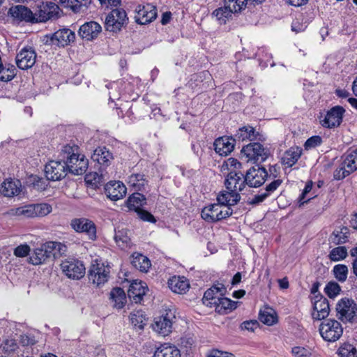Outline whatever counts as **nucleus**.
<instances>
[{
	"mask_svg": "<svg viewBox=\"0 0 357 357\" xmlns=\"http://www.w3.org/2000/svg\"><path fill=\"white\" fill-rule=\"evenodd\" d=\"M59 157L66 164L68 172L73 174L82 175L88 168V159L84 155L79 153V148L75 144L63 146Z\"/></svg>",
	"mask_w": 357,
	"mask_h": 357,
	"instance_id": "f257e3e1",
	"label": "nucleus"
},
{
	"mask_svg": "<svg viewBox=\"0 0 357 357\" xmlns=\"http://www.w3.org/2000/svg\"><path fill=\"white\" fill-rule=\"evenodd\" d=\"M66 246L61 243L50 241L33 250L29 257V262L33 265L45 264L66 252Z\"/></svg>",
	"mask_w": 357,
	"mask_h": 357,
	"instance_id": "f03ea898",
	"label": "nucleus"
},
{
	"mask_svg": "<svg viewBox=\"0 0 357 357\" xmlns=\"http://www.w3.org/2000/svg\"><path fill=\"white\" fill-rule=\"evenodd\" d=\"M248 0H224V5L215 9L212 15L220 24H225L233 13L245 9Z\"/></svg>",
	"mask_w": 357,
	"mask_h": 357,
	"instance_id": "7ed1b4c3",
	"label": "nucleus"
},
{
	"mask_svg": "<svg viewBox=\"0 0 357 357\" xmlns=\"http://www.w3.org/2000/svg\"><path fill=\"white\" fill-rule=\"evenodd\" d=\"M319 331L324 340L331 342L338 340L343 334L342 324L334 319H328L322 321Z\"/></svg>",
	"mask_w": 357,
	"mask_h": 357,
	"instance_id": "20e7f679",
	"label": "nucleus"
},
{
	"mask_svg": "<svg viewBox=\"0 0 357 357\" xmlns=\"http://www.w3.org/2000/svg\"><path fill=\"white\" fill-rule=\"evenodd\" d=\"M232 213L231 207L222 206L218 202L204 207L201 216L206 222H215L229 217Z\"/></svg>",
	"mask_w": 357,
	"mask_h": 357,
	"instance_id": "39448f33",
	"label": "nucleus"
},
{
	"mask_svg": "<svg viewBox=\"0 0 357 357\" xmlns=\"http://www.w3.org/2000/svg\"><path fill=\"white\" fill-rule=\"evenodd\" d=\"M336 317L344 323L354 322L357 312V305L354 300L344 297L336 304Z\"/></svg>",
	"mask_w": 357,
	"mask_h": 357,
	"instance_id": "423d86ee",
	"label": "nucleus"
},
{
	"mask_svg": "<svg viewBox=\"0 0 357 357\" xmlns=\"http://www.w3.org/2000/svg\"><path fill=\"white\" fill-rule=\"evenodd\" d=\"M241 154L245 157L247 161L262 162L268 158L270 151L260 143L253 142L244 146Z\"/></svg>",
	"mask_w": 357,
	"mask_h": 357,
	"instance_id": "0eeeda50",
	"label": "nucleus"
},
{
	"mask_svg": "<svg viewBox=\"0 0 357 357\" xmlns=\"http://www.w3.org/2000/svg\"><path fill=\"white\" fill-rule=\"evenodd\" d=\"M145 204L146 198L144 195L138 192L133 193L127 200V206L129 210L135 211L141 220L155 222L156 220L154 216L147 211L142 209Z\"/></svg>",
	"mask_w": 357,
	"mask_h": 357,
	"instance_id": "6e6552de",
	"label": "nucleus"
},
{
	"mask_svg": "<svg viewBox=\"0 0 357 357\" xmlns=\"http://www.w3.org/2000/svg\"><path fill=\"white\" fill-rule=\"evenodd\" d=\"M128 18L126 11L122 8L113 9L105 19V26L107 31L116 33L123 26L127 25Z\"/></svg>",
	"mask_w": 357,
	"mask_h": 357,
	"instance_id": "1a4fd4ad",
	"label": "nucleus"
},
{
	"mask_svg": "<svg viewBox=\"0 0 357 357\" xmlns=\"http://www.w3.org/2000/svg\"><path fill=\"white\" fill-rule=\"evenodd\" d=\"M109 268L100 261L93 260L89 271V280L98 287L105 284L109 278Z\"/></svg>",
	"mask_w": 357,
	"mask_h": 357,
	"instance_id": "9d476101",
	"label": "nucleus"
},
{
	"mask_svg": "<svg viewBox=\"0 0 357 357\" xmlns=\"http://www.w3.org/2000/svg\"><path fill=\"white\" fill-rule=\"evenodd\" d=\"M61 268L68 278L73 280H79L84 277L86 269L82 261L74 258H68L63 261Z\"/></svg>",
	"mask_w": 357,
	"mask_h": 357,
	"instance_id": "9b49d317",
	"label": "nucleus"
},
{
	"mask_svg": "<svg viewBox=\"0 0 357 357\" xmlns=\"http://www.w3.org/2000/svg\"><path fill=\"white\" fill-rule=\"evenodd\" d=\"M66 164L62 160H52L45 165V172L48 180L59 181L64 178L68 173Z\"/></svg>",
	"mask_w": 357,
	"mask_h": 357,
	"instance_id": "f8f14e48",
	"label": "nucleus"
},
{
	"mask_svg": "<svg viewBox=\"0 0 357 357\" xmlns=\"http://www.w3.org/2000/svg\"><path fill=\"white\" fill-rule=\"evenodd\" d=\"M245 178L248 186L257 188L264 184L268 178V172L264 167L256 165L247 171Z\"/></svg>",
	"mask_w": 357,
	"mask_h": 357,
	"instance_id": "ddd939ff",
	"label": "nucleus"
},
{
	"mask_svg": "<svg viewBox=\"0 0 357 357\" xmlns=\"http://www.w3.org/2000/svg\"><path fill=\"white\" fill-rule=\"evenodd\" d=\"M70 226L76 232L86 234L91 241H95L97 238L96 225L89 219L84 218L73 219Z\"/></svg>",
	"mask_w": 357,
	"mask_h": 357,
	"instance_id": "4468645a",
	"label": "nucleus"
},
{
	"mask_svg": "<svg viewBox=\"0 0 357 357\" xmlns=\"http://www.w3.org/2000/svg\"><path fill=\"white\" fill-rule=\"evenodd\" d=\"M313 303V312L312 317L314 319L321 320L326 319L330 312V305L326 298L318 294L312 298Z\"/></svg>",
	"mask_w": 357,
	"mask_h": 357,
	"instance_id": "2eb2a0df",
	"label": "nucleus"
},
{
	"mask_svg": "<svg viewBox=\"0 0 357 357\" xmlns=\"http://www.w3.org/2000/svg\"><path fill=\"white\" fill-rule=\"evenodd\" d=\"M59 6L52 2L43 3L38 6V10L34 15L33 23L45 22L49 20L57 17L59 14Z\"/></svg>",
	"mask_w": 357,
	"mask_h": 357,
	"instance_id": "dca6fc26",
	"label": "nucleus"
},
{
	"mask_svg": "<svg viewBox=\"0 0 357 357\" xmlns=\"http://www.w3.org/2000/svg\"><path fill=\"white\" fill-rule=\"evenodd\" d=\"M345 109L341 106H335L328 110L321 121L322 126L327 128L338 127L343 119Z\"/></svg>",
	"mask_w": 357,
	"mask_h": 357,
	"instance_id": "f3484780",
	"label": "nucleus"
},
{
	"mask_svg": "<svg viewBox=\"0 0 357 357\" xmlns=\"http://www.w3.org/2000/svg\"><path fill=\"white\" fill-rule=\"evenodd\" d=\"M225 185L227 190L239 193L247 185L245 175L240 171H231L227 176Z\"/></svg>",
	"mask_w": 357,
	"mask_h": 357,
	"instance_id": "a211bd4d",
	"label": "nucleus"
},
{
	"mask_svg": "<svg viewBox=\"0 0 357 357\" xmlns=\"http://www.w3.org/2000/svg\"><path fill=\"white\" fill-rule=\"evenodd\" d=\"M135 21L140 24H146L153 21L157 17L156 7L152 4L139 5L136 8Z\"/></svg>",
	"mask_w": 357,
	"mask_h": 357,
	"instance_id": "6ab92c4d",
	"label": "nucleus"
},
{
	"mask_svg": "<svg viewBox=\"0 0 357 357\" xmlns=\"http://www.w3.org/2000/svg\"><path fill=\"white\" fill-rule=\"evenodd\" d=\"M174 317L171 312L165 315L155 318L152 325L153 331L162 336L168 335L172 332V318Z\"/></svg>",
	"mask_w": 357,
	"mask_h": 357,
	"instance_id": "aec40b11",
	"label": "nucleus"
},
{
	"mask_svg": "<svg viewBox=\"0 0 357 357\" xmlns=\"http://www.w3.org/2000/svg\"><path fill=\"white\" fill-rule=\"evenodd\" d=\"M36 53L31 48L24 47L20 50L16 56V64L22 70L31 68L36 63Z\"/></svg>",
	"mask_w": 357,
	"mask_h": 357,
	"instance_id": "412c9836",
	"label": "nucleus"
},
{
	"mask_svg": "<svg viewBox=\"0 0 357 357\" xmlns=\"http://www.w3.org/2000/svg\"><path fill=\"white\" fill-rule=\"evenodd\" d=\"M91 159L100 165V168L105 171V168L111 165L114 157L108 149L102 146L98 147L94 150Z\"/></svg>",
	"mask_w": 357,
	"mask_h": 357,
	"instance_id": "4be33fe9",
	"label": "nucleus"
},
{
	"mask_svg": "<svg viewBox=\"0 0 357 357\" xmlns=\"http://www.w3.org/2000/svg\"><path fill=\"white\" fill-rule=\"evenodd\" d=\"M236 139L232 137L223 136L216 139L214 142V149L220 155H228L235 146Z\"/></svg>",
	"mask_w": 357,
	"mask_h": 357,
	"instance_id": "5701e85b",
	"label": "nucleus"
},
{
	"mask_svg": "<svg viewBox=\"0 0 357 357\" xmlns=\"http://www.w3.org/2000/svg\"><path fill=\"white\" fill-rule=\"evenodd\" d=\"M75 38V34L73 31L69 29H63L52 35L50 42L52 45L64 47L74 41Z\"/></svg>",
	"mask_w": 357,
	"mask_h": 357,
	"instance_id": "b1692460",
	"label": "nucleus"
},
{
	"mask_svg": "<svg viewBox=\"0 0 357 357\" xmlns=\"http://www.w3.org/2000/svg\"><path fill=\"white\" fill-rule=\"evenodd\" d=\"M101 31L102 27L98 23L91 21L82 25L78 33L82 38L89 41L97 38Z\"/></svg>",
	"mask_w": 357,
	"mask_h": 357,
	"instance_id": "393cba45",
	"label": "nucleus"
},
{
	"mask_svg": "<svg viewBox=\"0 0 357 357\" xmlns=\"http://www.w3.org/2000/svg\"><path fill=\"white\" fill-rule=\"evenodd\" d=\"M105 193L111 200L122 199L126 194V188L121 181H110L105 185Z\"/></svg>",
	"mask_w": 357,
	"mask_h": 357,
	"instance_id": "a878e982",
	"label": "nucleus"
},
{
	"mask_svg": "<svg viewBox=\"0 0 357 357\" xmlns=\"http://www.w3.org/2000/svg\"><path fill=\"white\" fill-rule=\"evenodd\" d=\"M225 291V289L222 284H220V287L213 286L205 291L202 298L203 303L207 307H213L217 305V302Z\"/></svg>",
	"mask_w": 357,
	"mask_h": 357,
	"instance_id": "bb28decb",
	"label": "nucleus"
},
{
	"mask_svg": "<svg viewBox=\"0 0 357 357\" xmlns=\"http://www.w3.org/2000/svg\"><path fill=\"white\" fill-rule=\"evenodd\" d=\"M148 288L146 283L142 281H134L130 285L128 294L129 298L135 303H139L146 294Z\"/></svg>",
	"mask_w": 357,
	"mask_h": 357,
	"instance_id": "cd10ccee",
	"label": "nucleus"
},
{
	"mask_svg": "<svg viewBox=\"0 0 357 357\" xmlns=\"http://www.w3.org/2000/svg\"><path fill=\"white\" fill-rule=\"evenodd\" d=\"M9 13L13 17L20 21L33 23V13L29 8L24 6L19 5L12 7L10 8Z\"/></svg>",
	"mask_w": 357,
	"mask_h": 357,
	"instance_id": "c85d7f7f",
	"label": "nucleus"
},
{
	"mask_svg": "<svg viewBox=\"0 0 357 357\" xmlns=\"http://www.w3.org/2000/svg\"><path fill=\"white\" fill-rule=\"evenodd\" d=\"M108 178L107 172L99 168V172H91L86 175L85 181L93 188H98Z\"/></svg>",
	"mask_w": 357,
	"mask_h": 357,
	"instance_id": "c756f323",
	"label": "nucleus"
},
{
	"mask_svg": "<svg viewBox=\"0 0 357 357\" xmlns=\"http://www.w3.org/2000/svg\"><path fill=\"white\" fill-rule=\"evenodd\" d=\"M240 199L241 195L238 192L228 190L221 192L217 197L218 202L227 207L236 204Z\"/></svg>",
	"mask_w": 357,
	"mask_h": 357,
	"instance_id": "7c9ffc66",
	"label": "nucleus"
},
{
	"mask_svg": "<svg viewBox=\"0 0 357 357\" xmlns=\"http://www.w3.org/2000/svg\"><path fill=\"white\" fill-rule=\"evenodd\" d=\"M168 287L174 293L184 294L188 289L190 285L185 278L173 276L168 280Z\"/></svg>",
	"mask_w": 357,
	"mask_h": 357,
	"instance_id": "2f4dec72",
	"label": "nucleus"
},
{
	"mask_svg": "<svg viewBox=\"0 0 357 357\" xmlns=\"http://www.w3.org/2000/svg\"><path fill=\"white\" fill-rule=\"evenodd\" d=\"M259 136V132H256L255 128L250 126H245L240 128L235 135L236 138L241 142L259 139L260 137H258Z\"/></svg>",
	"mask_w": 357,
	"mask_h": 357,
	"instance_id": "473e14b6",
	"label": "nucleus"
},
{
	"mask_svg": "<svg viewBox=\"0 0 357 357\" xmlns=\"http://www.w3.org/2000/svg\"><path fill=\"white\" fill-rule=\"evenodd\" d=\"M153 357H181V354L175 346L165 343L157 348Z\"/></svg>",
	"mask_w": 357,
	"mask_h": 357,
	"instance_id": "72a5a7b5",
	"label": "nucleus"
},
{
	"mask_svg": "<svg viewBox=\"0 0 357 357\" xmlns=\"http://www.w3.org/2000/svg\"><path fill=\"white\" fill-rule=\"evenodd\" d=\"M302 150L298 147H291L285 151L282 158V163L287 167H292L300 158Z\"/></svg>",
	"mask_w": 357,
	"mask_h": 357,
	"instance_id": "f704fd0d",
	"label": "nucleus"
},
{
	"mask_svg": "<svg viewBox=\"0 0 357 357\" xmlns=\"http://www.w3.org/2000/svg\"><path fill=\"white\" fill-rule=\"evenodd\" d=\"M21 183L19 180H6L2 184V192L6 197L17 195L20 192Z\"/></svg>",
	"mask_w": 357,
	"mask_h": 357,
	"instance_id": "c9c22d12",
	"label": "nucleus"
},
{
	"mask_svg": "<svg viewBox=\"0 0 357 357\" xmlns=\"http://www.w3.org/2000/svg\"><path fill=\"white\" fill-rule=\"evenodd\" d=\"M131 264L136 269L145 273L151 266L149 258L141 254L133 255Z\"/></svg>",
	"mask_w": 357,
	"mask_h": 357,
	"instance_id": "e433bc0d",
	"label": "nucleus"
},
{
	"mask_svg": "<svg viewBox=\"0 0 357 357\" xmlns=\"http://www.w3.org/2000/svg\"><path fill=\"white\" fill-rule=\"evenodd\" d=\"M110 300L114 303V307L121 309L126 304V296L123 289L114 288L110 292Z\"/></svg>",
	"mask_w": 357,
	"mask_h": 357,
	"instance_id": "4c0bfd02",
	"label": "nucleus"
},
{
	"mask_svg": "<svg viewBox=\"0 0 357 357\" xmlns=\"http://www.w3.org/2000/svg\"><path fill=\"white\" fill-rule=\"evenodd\" d=\"M61 2L75 13H84L91 4V0H61Z\"/></svg>",
	"mask_w": 357,
	"mask_h": 357,
	"instance_id": "58836bf2",
	"label": "nucleus"
},
{
	"mask_svg": "<svg viewBox=\"0 0 357 357\" xmlns=\"http://www.w3.org/2000/svg\"><path fill=\"white\" fill-rule=\"evenodd\" d=\"M128 183L135 190L141 191L144 189L148 181L144 174H133L128 177Z\"/></svg>",
	"mask_w": 357,
	"mask_h": 357,
	"instance_id": "ea45409f",
	"label": "nucleus"
},
{
	"mask_svg": "<svg viewBox=\"0 0 357 357\" xmlns=\"http://www.w3.org/2000/svg\"><path fill=\"white\" fill-rule=\"evenodd\" d=\"M237 302L233 301L225 297H220L217 305L214 306L215 311L220 314L227 313V310H232L237 307Z\"/></svg>",
	"mask_w": 357,
	"mask_h": 357,
	"instance_id": "a19ab883",
	"label": "nucleus"
},
{
	"mask_svg": "<svg viewBox=\"0 0 357 357\" xmlns=\"http://www.w3.org/2000/svg\"><path fill=\"white\" fill-rule=\"evenodd\" d=\"M349 229L342 227L333 231L330 236V240L335 245L345 243L348 241Z\"/></svg>",
	"mask_w": 357,
	"mask_h": 357,
	"instance_id": "79ce46f5",
	"label": "nucleus"
},
{
	"mask_svg": "<svg viewBox=\"0 0 357 357\" xmlns=\"http://www.w3.org/2000/svg\"><path fill=\"white\" fill-rule=\"evenodd\" d=\"M342 164L347 170H349L350 173L356 171L357 169V149L347 153Z\"/></svg>",
	"mask_w": 357,
	"mask_h": 357,
	"instance_id": "37998d69",
	"label": "nucleus"
},
{
	"mask_svg": "<svg viewBox=\"0 0 357 357\" xmlns=\"http://www.w3.org/2000/svg\"><path fill=\"white\" fill-rule=\"evenodd\" d=\"M259 319L263 324L268 326H272L277 322V316L271 308L260 310L259 314Z\"/></svg>",
	"mask_w": 357,
	"mask_h": 357,
	"instance_id": "c03bdc74",
	"label": "nucleus"
},
{
	"mask_svg": "<svg viewBox=\"0 0 357 357\" xmlns=\"http://www.w3.org/2000/svg\"><path fill=\"white\" fill-rule=\"evenodd\" d=\"M15 68L13 65L3 64L0 67V80L3 82H8L15 76Z\"/></svg>",
	"mask_w": 357,
	"mask_h": 357,
	"instance_id": "a18cd8bd",
	"label": "nucleus"
},
{
	"mask_svg": "<svg viewBox=\"0 0 357 357\" xmlns=\"http://www.w3.org/2000/svg\"><path fill=\"white\" fill-rule=\"evenodd\" d=\"M33 210L34 218L43 217L50 213L52 211V206L48 204L41 203L33 204Z\"/></svg>",
	"mask_w": 357,
	"mask_h": 357,
	"instance_id": "49530a36",
	"label": "nucleus"
},
{
	"mask_svg": "<svg viewBox=\"0 0 357 357\" xmlns=\"http://www.w3.org/2000/svg\"><path fill=\"white\" fill-rule=\"evenodd\" d=\"M130 321L132 324L139 329H142L146 324L145 315L143 312L139 310L130 314Z\"/></svg>",
	"mask_w": 357,
	"mask_h": 357,
	"instance_id": "de8ad7c7",
	"label": "nucleus"
},
{
	"mask_svg": "<svg viewBox=\"0 0 357 357\" xmlns=\"http://www.w3.org/2000/svg\"><path fill=\"white\" fill-rule=\"evenodd\" d=\"M335 278L340 282L347 280L348 275V268L344 264H337L333 267V270Z\"/></svg>",
	"mask_w": 357,
	"mask_h": 357,
	"instance_id": "09e8293b",
	"label": "nucleus"
},
{
	"mask_svg": "<svg viewBox=\"0 0 357 357\" xmlns=\"http://www.w3.org/2000/svg\"><path fill=\"white\" fill-rule=\"evenodd\" d=\"M347 256V250L345 247L339 246L333 248L329 254V258L331 261H337L344 259Z\"/></svg>",
	"mask_w": 357,
	"mask_h": 357,
	"instance_id": "8fccbe9b",
	"label": "nucleus"
},
{
	"mask_svg": "<svg viewBox=\"0 0 357 357\" xmlns=\"http://www.w3.org/2000/svg\"><path fill=\"white\" fill-rule=\"evenodd\" d=\"M340 357H357V349L350 344H344L338 349Z\"/></svg>",
	"mask_w": 357,
	"mask_h": 357,
	"instance_id": "3c124183",
	"label": "nucleus"
},
{
	"mask_svg": "<svg viewBox=\"0 0 357 357\" xmlns=\"http://www.w3.org/2000/svg\"><path fill=\"white\" fill-rule=\"evenodd\" d=\"M340 286L335 281H331L326 285L324 292L330 298H334L340 294Z\"/></svg>",
	"mask_w": 357,
	"mask_h": 357,
	"instance_id": "603ef678",
	"label": "nucleus"
},
{
	"mask_svg": "<svg viewBox=\"0 0 357 357\" xmlns=\"http://www.w3.org/2000/svg\"><path fill=\"white\" fill-rule=\"evenodd\" d=\"M114 239L119 246H124L130 241L127 231L124 230H118L115 231Z\"/></svg>",
	"mask_w": 357,
	"mask_h": 357,
	"instance_id": "864d4df0",
	"label": "nucleus"
},
{
	"mask_svg": "<svg viewBox=\"0 0 357 357\" xmlns=\"http://www.w3.org/2000/svg\"><path fill=\"white\" fill-rule=\"evenodd\" d=\"M291 353L295 357H310L312 355L310 349L303 347H293Z\"/></svg>",
	"mask_w": 357,
	"mask_h": 357,
	"instance_id": "5fc2aeb1",
	"label": "nucleus"
},
{
	"mask_svg": "<svg viewBox=\"0 0 357 357\" xmlns=\"http://www.w3.org/2000/svg\"><path fill=\"white\" fill-rule=\"evenodd\" d=\"M322 143V139L320 136L316 135L310 137L305 143L304 146L305 149H310L315 148Z\"/></svg>",
	"mask_w": 357,
	"mask_h": 357,
	"instance_id": "6e6d98bb",
	"label": "nucleus"
},
{
	"mask_svg": "<svg viewBox=\"0 0 357 357\" xmlns=\"http://www.w3.org/2000/svg\"><path fill=\"white\" fill-rule=\"evenodd\" d=\"M350 174L349 170H347L341 163L340 167L334 171L333 177L335 180H342Z\"/></svg>",
	"mask_w": 357,
	"mask_h": 357,
	"instance_id": "4d7b16f0",
	"label": "nucleus"
},
{
	"mask_svg": "<svg viewBox=\"0 0 357 357\" xmlns=\"http://www.w3.org/2000/svg\"><path fill=\"white\" fill-rule=\"evenodd\" d=\"M36 340L33 335L23 334L20 337V343L23 347L32 346L36 343Z\"/></svg>",
	"mask_w": 357,
	"mask_h": 357,
	"instance_id": "13d9d810",
	"label": "nucleus"
},
{
	"mask_svg": "<svg viewBox=\"0 0 357 357\" xmlns=\"http://www.w3.org/2000/svg\"><path fill=\"white\" fill-rule=\"evenodd\" d=\"M30 247L27 244H22L14 250V255L18 257H24L29 254Z\"/></svg>",
	"mask_w": 357,
	"mask_h": 357,
	"instance_id": "bf43d9fd",
	"label": "nucleus"
},
{
	"mask_svg": "<svg viewBox=\"0 0 357 357\" xmlns=\"http://www.w3.org/2000/svg\"><path fill=\"white\" fill-rule=\"evenodd\" d=\"M259 326V324L257 320H249L243 321L241 325V328L254 332Z\"/></svg>",
	"mask_w": 357,
	"mask_h": 357,
	"instance_id": "052dcab7",
	"label": "nucleus"
},
{
	"mask_svg": "<svg viewBox=\"0 0 357 357\" xmlns=\"http://www.w3.org/2000/svg\"><path fill=\"white\" fill-rule=\"evenodd\" d=\"M282 180L280 179H275L272 182H271L269 184H268L266 187L265 192L266 193H268V195H270L271 193H273L276 189L282 184Z\"/></svg>",
	"mask_w": 357,
	"mask_h": 357,
	"instance_id": "680f3d73",
	"label": "nucleus"
},
{
	"mask_svg": "<svg viewBox=\"0 0 357 357\" xmlns=\"http://www.w3.org/2000/svg\"><path fill=\"white\" fill-rule=\"evenodd\" d=\"M312 188V182L309 181L306 183L305 188L299 197L300 205H303L304 203H306L308 200H305L306 195L311 191Z\"/></svg>",
	"mask_w": 357,
	"mask_h": 357,
	"instance_id": "e2e57ef3",
	"label": "nucleus"
},
{
	"mask_svg": "<svg viewBox=\"0 0 357 357\" xmlns=\"http://www.w3.org/2000/svg\"><path fill=\"white\" fill-rule=\"evenodd\" d=\"M22 218H34L33 204L26 205L22 206Z\"/></svg>",
	"mask_w": 357,
	"mask_h": 357,
	"instance_id": "0e129e2a",
	"label": "nucleus"
},
{
	"mask_svg": "<svg viewBox=\"0 0 357 357\" xmlns=\"http://www.w3.org/2000/svg\"><path fill=\"white\" fill-rule=\"evenodd\" d=\"M207 357H234V355L231 353L213 349L208 354Z\"/></svg>",
	"mask_w": 357,
	"mask_h": 357,
	"instance_id": "69168bd1",
	"label": "nucleus"
},
{
	"mask_svg": "<svg viewBox=\"0 0 357 357\" xmlns=\"http://www.w3.org/2000/svg\"><path fill=\"white\" fill-rule=\"evenodd\" d=\"M268 196H269L268 193H266V192L256 195L252 198V199L250 202V204H258L264 202Z\"/></svg>",
	"mask_w": 357,
	"mask_h": 357,
	"instance_id": "338daca9",
	"label": "nucleus"
},
{
	"mask_svg": "<svg viewBox=\"0 0 357 357\" xmlns=\"http://www.w3.org/2000/svg\"><path fill=\"white\" fill-rule=\"evenodd\" d=\"M22 206H20L17 208H10L7 213L10 216L22 217Z\"/></svg>",
	"mask_w": 357,
	"mask_h": 357,
	"instance_id": "774afa93",
	"label": "nucleus"
}]
</instances>
